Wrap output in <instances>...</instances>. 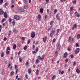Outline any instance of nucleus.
Wrapping results in <instances>:
<instances>
[{
	"mask_svg": "<svg viewBox=\"0 0 80 80\" xmlns=\"http://www.w3.org/2000/svg\"><path fill=\"white\" fill-rule=\"evenodd\" d=\"M44 57H45V55L44 54H43L42 56V57H40V56H38V59H39L41 61H43V60L44 59Z\"/></svg>",
	"mask_w": 80,
	"mask_h": 80,
	"instance_id": "f257e3e1",
	"label": "nucleus"
},
{
	"mask_svg": "<svg viewBox=\"0 0 80 80\" xmlns=\"http://www.w3.org/2000/svg\"><path fill=\"white\" fill-rule=\"evenodd\" d=\"M14 18L16 20H20V17L16 15L14 16Z\"/></svg>",
	"mask_w": 80,
	"mask_h": 80,
	"instance_id": "f03ea898",
	"label": "nucleus"
},
{
	"mask_svg": "<svg viewBox=\"0 0 80 80\" xmlns=\"http://www.w3.org/2000/svg\"><path fill=\"white\" fill-rule=\"evenodd\" d=\"M35 37V32H32L31 33V37L32 38H34Z\"/></svg>",
	"mask_w": 80,
	"mask_h": 80,
	"instance_id": "7ed1b4c3",
	"label": "nucleus"
},
{
	"mask_svg": "<svg viewBox=\"0 0 80 80\" xmlns=\"http://www.w3.org/2000/svg\"><path fill=\"white\" fill-rule=\"evenodd\" d=\"M80 51V48H78L77 49L75 50V54H77L78 52Z\"/></svg>",
	"mask_w": 80,
	"mask_h": 80,
	"instance_id": "20e7f679",
	"label": "nucleus"
},
{
	"mask_svg": "<svg viewBox=\"0 0 80 80\" xmlns=\"http://www.w3.org/2000/svg\"><path fill=\"white\" fill-rule=\"evenodd\" d=\"M77 28V24H74L73 27L72 28V30H73L75 28L76 29Z\"/></svg>",
	"mask_w": 80,
	"mask_h": 80,
	"instance_id": "39448f33",
	"label": "nucleus"
},
{
	"mask_svg": "<svg viewBox=\"0 0 80 80\" xmlns=\"http://www.w3.org/2000/svg\"><path fill=\"white\" fill-rule=\"evenodd\" d=\"M47 39V37L43 38L42 39L43 42H45Z\"/></svg>",
	"mask_w": 80,
	"mask_h": 80,
	"instance_id": "423d86ee",
	"label": "nucleus"
},
{
	"mask_svg": "<svg viewBox=\"0 0 80 80\" xmlns=\"http://www.w3.org/2000/svg\"><path fill=\"white\" fill-rule=\"evenodd\" d=\"M4 18H7L8 17V15H7V13L5 12L4 13Z\"/></svg>",
	"mask_w": 80,
	"mask_h": 80,
	"instance_id": "0eeeda50",
	"label": "nucleus"
},
{
	"mask_svg": "<svg viewBox=\"0 0 80 80\" xmlns=\"http://www.w3.org/2000/svg\"><path fill=\"white\" fill-rule=\"evenodd\" d=\"M60 48H61V45H60V44L59 43L58 46V50H60Z\"/></svg>",
	"mask_w": 80,
	"mask_h": 80,
	"instance_id": "6e6552de",
	"label": "nucleus"
},
{
	"mask_svg": "<svg viewBox=\"0 0 80 80\" xmlns=\"http://www.w3.org/2000/svg\"><path fill=\"white\" fill-rule=\"evenodd\" d=\"M4 13V11H3L2 10V9H0V15H3Z\"/></svg>",
	"mask_w": 80,
	"mask_h": 80,
	"instance_id": "1a4fd4ad",
	"label": "nucleus"
},
{
	"mask_svg": "<svg viewBox=\"0 0 80 80\" xmlns=\"http://www.w3.org/2000/svg\"><path fill=\"white\" fill-rule=\"evenodd\" d=\"M19 11V12H24L25 11V10L24 9L22 8H20L18 9Z\"/></svg>",
	"mask_w": 80,
	"mask_h": 80,
	"instance_id": "9d476101",
	"label": "nucleus"
},
{
	"mask_svg": "<svg viewBox=\"0 0 80 80\" xmlns=\"http://www.w3.org/2000/svg\"><path fill=\"white\" fill-rule=\"evenodd\" d=\"M76 72L77 73H80V70L78 69V68H77Z\"/></svg>",
	"mask_w": 80,
	"mask_h": 80,
	"instance_id": "9b49d317",
	"label": "nucleus"
},
{
	"mask_svg": "<svg viewBox=\"0 0 80 80\" xmlns=\"http://www.w3.org/2000/svg\"><path fill=\"white\" fill-rule=\"evenodd\" d=\"M67 55H68V54L67 53V52H65L64 55L63 57H64V58H66L67 57Z\"/></svg>",
	"mask_w": 80,
	"mask_h": 80,
	"instance_id": "f8f14e48",
	"label": "nucleus"
},
{
	"mask_svg": "<svg viewBox=\"0 0 80 80\" xmlns=\"http://www.w3.org/2000/svg\"><path fill=\"white\" fill-rule=\"evenodd\" d=\"M28 73H31V72H32V69L30 68H29L28 70Z\"/></svg>",
	"mask_w": 80,
	"mask_h": 80,
	"instance_id": "ddd939ff",
	"label": "nucleus"
},
{
	"mask_svg": "<svg viewBox=\"0 0 80 80\" xmlns=\"http://www.w3.org/2000/svg\"><path fill=\"white\" fill-rule=\"evenodd\" d=\"M28 7V5H25L24 6V9H27Z\"/></svg>",
	"mask_w": 80,
	"mask_h": 80,
	"instance_id": "4468645a",
	"label": "nucleus"
},
{
	"mask_svg": "<svg viewBox=\"0 0 80 80\" xmlns=\"http://www.w3.org/2000/svg\"><path fill=\"white\" fill-rule=\"evenodd\" d=\"M80 34H78L77 35V39H80Z\"/></svg>",
	"mask_w": 80,
	"mask_h": 80,
	"instance_id": "2eb2a0df",
	"label": "nucleus"
},
{
	"mask_svg": "<svg viewBox=\"0 0 80 80\" xmlns=\"http://www.w3.org/2000/svg\"><path fill=\"white\" fill-rule=\"evenodd\" d=\"M16 47H17V45L16 44H14L13 46V49L15 50L16 48Z\"/></svg>",
	"mask_w": 80,
	"mask_h": 80,
	"instance_id": "dca6fc26",
	"label": "nucleus"
},
{
	"mask_svg": "<svg viewBox=\"0 0 80 80\" xmlns=\"http://www.w3.org/2000/svg\"><path fill=\"white\" fill-rule=\"evenodd\" d=\"M10 76L13 75V74H14V72H13V71H12L10 73Z\"/></svg>",
	"mask_w": 80,
	"mask_h": 80,
	"instance_id": "f3484780",
	"label": "nucleus"
},
{
	"mask_svg": "<svg viewBox=\"0 0 80 80\" xmlns=\"http://www.w3.org/2000/svg\"><path fill=\"white\" fill-rule=\"evenodd\" d=\"M39 72V71L38 69H37L36 72V75H38V72Z\"/></svg>",
	"mask_w": 80,
	"mask_h": 80,
	"instance_id": "a211bd4d",
	"label": "nucleus"
},
{
	"mask_svg": "<svg viewBox=\"0 0 80 80\" xmlns=\"http://www.w3.org/2000/svg\"><path fill=\"white\" fill-rule=\"evenodd\" d=\"M38 18L39 20H40V19H41V15L40 14L38 15Z\"/></svg>",
	"mask_w": 80,
	"mask_h": 80,
	"instance_id": "6ab92c4d",
	"label": "nucleus"
},
{
	"mask_svg": "<svg viewBox=\"0 0 80 80\" xmlns=\"http://www.w3.org/2000/svg\"><path fill=\"white\" fill-rule=\"evenodd\" d=\"M40 12H41V13H43V8L40 9Z\"/></svg>",
	"mask_w": 80,
	"mask_h": 80,
	"instance_id": "aec40b11",
	"label": "nucleus"
},
{
	"mask_svg": "<svg viewBox=\"0 0 80 80\" xmlns=\"http://www.w3.org/2000/svg\"><path fill=\"white\" fill-rule=\"evenodd\" d=\"M60 29H58L57 30V35L58 34V33L59 32H60Z\"/></svg>",
	"mask_w": 80,
	"mask_h": 80,
	"instance_id": "412c9836",
	"label": "nucleus"
},
{
	"mask_svg": "<svg viewBox=\"0 0 80 80\" xmlns=\"http://www.w3.org/2000/svg\"><path fill=\"white\" fill-rule=\"evenodd\" d=\"M4 56V53H3V52H2L1 55V57L2 58H3Z\"/></svg>",
	"mask_w": 80,
	"mask_h": 80,
	"instance_id": "4be33fe9",
	"label": "nucleus"
},
{
	"mask_svg": "<svg viewBox=\"0 0 80 80\" xmlns=\"http://www.w3.org/2000/svg\"><path fill=\"white\" fill-rule=\"evenodd\" d=\"M36 63H39V62H40V61H39L38 59H37L36 60Z\"/></svg>",
	"mask_w": 80,
	"mask_h": 80,
	"instance_id": "5701e85b",
	"label": "nucleus"
},
{
	"mask_svg": "<svg viewBox=\"0 0 80 80\" xmlns=\"http://www.w3.org/2000/svg\"><path fill=\"white\" fill-rule=\"evenodd\" d=\"M18 72V68H17L16 70V75L17 74V73Z\"/></svg>",
	"mask_w": 80,
	"mask_h": 80,
	"instance_id": "b1692460",
	"label": "nucleus"
},
{
	"mask_svg": "<svg viewBox=\"0 0 80 80\" xmlns=\"http://www.w3.org/2000/svg\"><path fill=\"white\" fill-rule=\"evenodd\" d=\"M53 23V21H51L50 22V25H52Z\"/></svg>",
	"mask_w": 80,
	"mask_h": 80,
	"instance_id": "393cba45",
	"label": "nucleus"
},
{
	"mask_svg": "<svg viewBox=\"0 0 80 80\" xmlns=\"http://www.w3.org/2000/svg\"><path fill=\"white\" fill-rule=\"evenodd\" d=\"M9 23L11 24L12 23V19H11V18H9Z\"/></svg>",
	"mask_w": 80,
	"mask_h": 80,
	"instance_id": "a878e982",
	"label": "nucleus"
},
{
	"mask_svg": "<svg viewBox=\"0 0 80 80\" xmlns=\"http://www.w3.org/2000/svg\"><path fill=\"white\" fill-rule=\"evenodd\" d=\"M9 53H10V51H7L6 52V54H7V55H8V54H9Z\"/></svg>",
	"mask_w": 80,
	"mask_h": 80,
	"instance_id": "bb28decb",
	"label": "nucleus"
},
{
	"mask_svg": "<svg viewBox=\"0 0 80 80\" xmlns=\"http://www.w3.org/2000/svg\"><path fill=\"white\" fill-rule=\"evenodd\" d=\"M8 5V3L7 2H6L4 4V7H6Z\"/></svg>",
	"mask_w": 80,
	"mask_h": 80,
	"instance_id": "cd10ccee",
	"label": "nucleus"
},
{
	"mask_svg": "<svg viewBox=\"0 0 80 80\" xmlns=\"http://www.w3.org/2000/svg\"><path fill=\"white\" fill-rule=\"evenodd\" d=\"M7 51H8V50H10V49L9 47H8L6 49Z\"/></svg>",
	"mask_w": 80,
	"mask_h": 80,
	"instance_id": "c85d7f7f",
	"label": "nucleus"
},
{
	"mask_svg": "<svg viewBox=\"0 0 80 80\" xmlns=\"http://www.w3.org/2000/svg\"><path fill=\"white\" fill-rule=\"evenodd\" d=\"M11 34V31H9V33L8 34V36H9V37H10Z\"/></svg>",
	"mask_w": 80,
	"mask_h": 80,
	"instance_id": "c756f323",
	"label": "nucleus"
},
{
	"mask_svg": "<svg viewBox=\"0 0 80 80\" xmlns=\"http://www.w3.org/2000/svg\"><path fill=\"white\" fill-rule=\"evenodd\" d=\"M5 20H6V19H5V18H3L2 20V23H3V22H4V21H5Z\"/></svg>",
	"mask_w": 80,
	"mask_h": 80,
	"instance_id": "7c9ffc66",
	"label": "nucleus"
},
{
	"mask_svg": "<svg viewBox=\"0 0 80 80\" xmlns=\"http://www.w3.org/2000/svg\"><path fill=\"white\" fill-rule=\"evenodd\" d=\"M26 49H27V46H26L24 48V50H26Z\"/></svg>",
	"mask_w": 80,
	"mask_h": 80,
	"instance_id": "2f4dec72",
	"label": "nucleus"
},
{
	"mask_svg": "<svg viewBox=\"0 0 80 80\" xmlns=\"http://www.w3.org/2000/svg\"><path fill=\"white\" fill-rule=\"evenodd\" d=\"M73 3L76 4V3H77V1L75 0H74L73 1Z\"/></svg>",
	"mask_w": 80,
	"mask_h": 80,
	"instance_id": "473e14b6",
	"label": "nucleus"
},
{
	"mask_svg": "<svg viewBox=\"0 0 80 80\" xmlns=\"http://www.w3.org/2000/svg\"><path fill=\"white\" fill-rule=\"evenodd\" d=\"M55 75L53 76L52 78V80H54L55 79Z\"/></svg>",
	"mask_w": 80,
	"mask_h": 80,
	"instance_id": "72a5a7b5",
	"label": "nucleus"
},
{
	"mask_svg": "<svg viewBox=\"0 0 80 80\" xmlns=\"http://www.w3.org/2000/svg\"><path fill=\"white\" fill-rule=\"evenodd\" d=\"M15 69H17V68H18V65H15Z\"/></svg>",
	"mask_w": 80,
	"mask_h": 80,
	"instance_id": "f704fd0d",
	"label": "nucleus"
},
{
	"mask_svg": "<svg viewBox=\"0 0 80 80\" xmlns=\"http://www.w3.org/2000/svg\"><path fill=\"white\" fill-rule=\"evenodd\" d=\"M19 60L20 62H22V59H21V58H19Z\"/></svg>",
	"mask_w": 80,
	"mask_h": 80,
	"instance_id": "c9c22d12",
	"label": "nucleus"
},
{
	"mask_svg": "<svg viewBox=\"0 0 80 80\" xmlns=\"http://www.w3.org/2000/svg\"><path fill=\"white\" fill-rule=\"evenodd\" d=\"M53 33H52V32H51L50 34V35L51 37H53Z\"/></svg>",
	"mask_w": 80,
	"mask_h": 80,
	"instance_id": "e433bc0d",
	"label": "nucleus"
},
{
	"mask_svg": "<svg viewBox=\"0 0 80 80\" xmlns=\"http://www.w3.org/2000/svg\"><path fill=\"white\" fill-rule=\"evenodd\" d=\"M35 51L36 52H38V47L36 48L35 49Z\"/></svg>",
	"mask_w": 80,
	"mask_h": 80,
	"instance_id": "4c0bfd02",
	"label": "nucleus"
},
{
	"mask_svg": "<svg viewBox=\"0 0 80 80\" xmlns=\"http://www.w3.org/2000/svg\"><path fill=\"white\" fill-rule=\"evenodd\" d=\"M3 0H0V4H2V3H3Z\"/></svg>",
	"mask_w": 80,
	"mask_h": 80,
	"instance_id": "58836bf2",
	"label": "nucleus"
},
{
	"mask_svg": "<svg viewBox=\"0 0 80 80\" xmlns=\"http://www.w3.org/2000/svg\"><path fill=\"white\" fill-rule=\"evenodd\" d=\"M13 32L14 33H17V30L16 29H14L13 30Z\"/></svg>",
	"mask_w": 80,
	"mask_h": 80,
	"instance_id": "ea45409f",
	"label": "nucleus"
},
{
	"mask_svg": "<svg viewBox=\"0 0 80 80\" xmlns=\"http://www.w3.org/2000/svg\"><path fill=\"white\" fill-rule=\"evenodd\" d=\"M24 3L26 4L27 3V0H23Z\"/></svg>",
	"mask_w": 80,
	"mask_h": 80,
	"instance_id": "a19ab883",
	"label": "nucleus"
},
{
	"mask_svg": "<svg viewBox=\"0 0 80 80\" xmlns=\"http://www.w3.org/2000/svg\"><path fill=\"white\" fill-rule=\"evenodd\" d=\"M12 23L13 25H15V21H13L12 22Z\"/></svg>",
	"mask_w": 80,
	"mask_h": 80,
	"instance_id": "79ce46f5",
	"label": "nucleus"
},
{
	"mask_svg": "<svg viewBox=\"0 0 80 80\" xmlns=\"http://www.w3.org/2000/svg\"><path fill=\"white\" fill-rule=\"evenodd\" d=\"M56 18L58 20H60V18H59L58 16H56Z\"/></svg>",
	"mask_w": 80,
	"mask_h": 80,
	"instance_id": "37998d69",
	"label": "nucleus"
},
{
	"mask_svg": "<svg viewBox=\"0 0 80 80\" xmlns=\"http://www.w3.org/2000/svg\"><path fill=\"white\" fill-rule=\"evenodd\" d=\"M78 14V12H75V16H76Z\"/></svg>",
	"mask_w": 80,
	"mask_h": 80,
	"instance_id": "c03bdc74",
	"label": "nucleus"
},
{
	"mask_svg": "<svg viewBox=\"0 0 80 80\" xmlns=\"http://www.w3.org/2000/svg\"><path fill=\"white\" fill-rule=\"evenodd\" d=\"M51 33H53L54 34V33H55V30H53V29H52Z\"/></svg>",
	"mask_w": 80,
	"mask_h": 80,
	"instance_id": "a18cd8bd",
	"label": "nucleus"
},
{
	"mask_svg": "<svg viewBox=\"0 0 80 80\" xmlns=\"http://www.w3.org/2000/svg\"><path fill=\"white\" fill-rule=\"evenodd\" d=\"M70 10L71 11H72V10H73V7H72L70 8Z\"/></svg>",
	"mask_w": 80,
	"mask_h": 80,
	"instance_id": "49530a36",
	"label": "nucleus"
},
{
	"mask_svg": "<svg viewBox=\"0 0 80 80\" xmlns=\"http://www.w3.org/2000/svg\"><path fill=\"white\" fill-rule=\"evenodd\" d=\"M62 72V70L61 69H60L59 71V74H60Z\"/></svg>",
	"mask_w": 80,
	"mask_h": 80,
	"instance_id": "de8ad7c7",
	"label": "nucleus"
},
{
	"mask_svg": "<svg viewBox=\"0 0 80 80\" xmlns=\"http://www.w3.org/2000/svg\"><path fill=\"white\" fill-rule=\"evenodd\" d=\"M32 53L33 54H35V53H36V51H33L32 52Z\"/></svg>",
	"mask_w": 80,
	"mask_h": 80,
	"instance_id": "09e8293b",
	"label": "nucleus"
},
{
	"mask_svg": "<svg viewBox=\"0 0 80 80\" xmlns=\"http://www.w3.org/2000/svg\"><path fill=\"white\" fill-rule=\"evenodd\" d=\"M76 16L77 17H78V18H79V17H80V15H79V14H78L76 15Z\"/></svg>",
	"mask_w": 80,
	"mask_h": 80,
	"instance_id": "8fccbe9b",
	"label": "nucleus"
},
{
	"mask_svg": "<svg viewBox=\"0 0 80 80\" xmlns=\"http://www.w3.org/2000/svg\"><path fill=\"white\" fill-rule=\"evenodd\" d=\"M30 43V40L29 39L28 42V44H29Z\"/></svg>",
	"mask_w": 80,
	"mask_h": 80,
	"instance_id": "3c124183",
	"label": "nucleus"
},
{
	"mask_svg": "<svg viewBox=\"0 0 80 80\" xmlns=\"http://www.w3.org/2000/svg\"><path fill=\"white\" fill-rule=\"evenodd\" d=\"M68 62V59H66L65 60V62L67 63Z\"/></svg>",
	"mask_w": 80,
	"mask_h": 80,
	"instance_id": "603ef678",
	"label": "nucleus"
},
{
	"mask_svg": "<svg viewBox=\"0 0 80 80\" xmlns=\"http://www.w3.org/2000/svg\"><path fill=\"white\" fill-rule=\"evenodd\" d=\"M56 40V39H55V38H54L53 39V42L54 43V42H55V41Z\"/></svg>",
	"mask_w": 80,
	"mask_h": 80,
	"instance_id": "864d4df0",
	"label": "nucleus"
},
{
	"mask_svg": "<svg viewBox=\"0 0 80 80\" xmlns=\"http://www.w3.org/2000/svg\"><path fill=\"white\" fill-rule=\"evenodd\" d=\"M14 1H15V0H12V4H13Z\"/></svg>",
	"mask_w": 80,
	"mask_h": 80,
	"instance_id": "5fc2aeb1",
	"label": "nucleus"
},
{
	"mask_svg": "<svg viewBox=\"0 0 80 80\" xmlns=\"http://www.w3.org/2000/svg\"><path fill=\"white\" fill-rule=\"evenodd\" d=\"M25 77L26 79H28V76H27V74H26Z\"/></svg>",
	"mask_w": 80,
	"mask_h": 80,
	"instance_id": "6e6d98bb",
	"label": "nucleus"
},
{
	"mask_svg": "<svg viewBox=\"0 0 80 80\" xmlns=\"http://www.w3.org/2000/svg\"><path fill=\"white\" fill-rule=\"evenodd\" d=\"M28 62H26V65H28Z\"/></svg>",
	"mask_w": 80,
	"mask_h": 80,
	"instance_id": "4d7b16f0",
	"label": "nucleus"
},
{
	"mask_svg": "<svg viewBox=\"0 0 80 80\" xmlns=\"http://www.w3.org/2000/svg\"><path fill=\"white\" fill-rule=\"evenodd\" d=\"M10 70H12V66H11L10 67Z\"/></svg>",
	"mask_w": 80,
	"mask_h": 80,
	"instance_id": "13d9d810",
	"label": "nucleus"
},
{
	"mask_svg": "<svg viewBox=\"0 0 80 80\" xmlns=\"http://www.w3.org/2000/svg\"><path fill=\"white\" fill-rule=\"evenodd\" d=\"M57 9H55L54 11V13H57Z\"/></svg>",
	"mask_w": 80,
	"mask_h": 80,
	"instance_id": "bf43d9fd",
	"label": "nucleus"
},
{
	"mask_svg": "<svg viewBox=\"0 0 80 80\" xmlns=\"http://www.w3.org/2000/svg\"><path fill=\"white\" fill-rule=\"evenodd\" d=\"M54 60H55V58H53L52 59V62H54Z\"/></svg>",
	"mask_w": 80,
	"mask_h": 80,
	"instance_id": "052dcab7",
	"label": "nucleus"
},
{
	"mask_svg": "<svg viewBox=\"0 0 80 80\" xmlns=\"http://www.w3.org/2000/svg\"><path fill=\"white\" fill-rule=\"evenodd\" d=\"M3 40L4 41H6V40H7V38H4Z\"/></svg>",
	"mask_w": 80,
	"mask_h": 80,
	"instance_id": "680f3d73",
	"label": "nucleus"
},
{
	"mask_svg": "<svg viewBox=\"0 0 80 80\" xmlns=\"http://www.w3.org/2000/svg\"><path fill=\"white\" fill-rule=\"evenodd\" d=\"M45 19H47V15H45Z\"/></svg>",
	"mask_w": 80,
	"mask_h": 80,
	"instance_id": "e2e57ef3",
	"label": "nucleus"
},
{
	"mask_svg": "<svg viewBox=\"0 0 80 80\" xmlns=\"http://www.w3.org/2000/svg\"><path fill=\"white\" fill-rule=\"evenodd\" d=\"M71 57L72 58H73V55L72 54L71 55Z\"/></svg>",
	"mask_w": 80,
	"mask_h": 80,
	"instance_id": "0e129e2a",
	"label": "nucleus"
},
{
	"mask_svg": "<svg viewBox=\"0 0 80 80\" xmlns=\"http://www.w3.org/2000/svg\"><path fill=\"white\" fill-rule=\"evenodd\" d=\"M76 47H78V43H77L76 44Z\"/></svg>",
	"mask_w": 80,
	"mask_h": 80,
	"instance_id": "69168bd1",
	"label": "nucleus"
},
{
	"mask_svg": "<svg viewBox=\"0 0 80 80\" xmlns=\"http://www.w3.org/2000/svg\"><path fill=\"white\" fill-rule=\"evenodd\" d=\"M68 51H69V52H70V51H71V49L70 48H68Z\"/></svg>",
	"mask_w": 80,
	"mask_h": 80,
	"instance_id": "338daca9",
	"label": "nucleus"
},
{
	"mask_svg": "<svg viewBox=\"0 0 80 80\" xmlns=\"http://www.w3.org/2000/svg\"><path fill=\"white\" fill-rule=\"evenodd\" d=\"M22 40H25V38L24 37H22Z\"/></svg>",
	"mask_w": 80,
	"mask_h": 80,
	"instance_id": "774afa93",
	"label": "nucleus"
}]
</instances>
